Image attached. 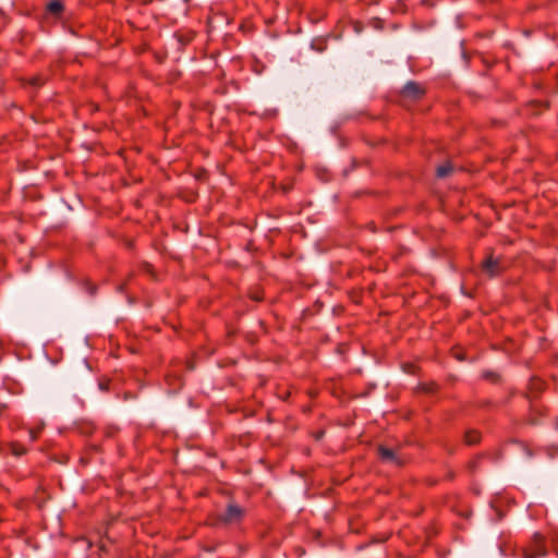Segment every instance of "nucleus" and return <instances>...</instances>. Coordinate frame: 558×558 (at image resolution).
Masks as SVG:
<instances>
[{
	"mask_svg": "<svg viewBox=\"0 0 558 558\" xmlns=\"http://www.w3.org/2000/svg\"><path fill=\"white\" fill-rule=\"evenodd\" d=\"M29 439L32 441H36L38 439V436L40 434V428H32L29 429Z\"/></svg>",
	"mask_w": 558,
	"mask_h": 558,
	"instance_id": "11",
	"label": "nucleus"
},
{
	"mask_svg": "<svg viewBox=\"0 0 558 558\" xmlns=\"http://www.w3.org/2000/svg\"><path fill=\"white\" fill-rule=\"evenodd\" d=\"M551 542H553L554 549L558 556V531L553 534Z\"/></svg>",
	"mask_w": 558,
	"mask_h": 558,
	"instance_id": "12",
	"label": "nucleus"
},
{
	"mask_svg": "<svg viewBox=\"0 0 558 558\" xmlns=\"http://www.w3.org/2000/svg\"><path fill=\"white\" fill-rule=\"evenodd\" d=\"M45 83V80L40 75H35L28 80V84L39 87L43 86Z\"/></svg>",
	"mask_w": 558,
	"mask_h": 558,
	"instance_id": "10",
	"label": "nucleus"
},
{
	"mask_svg": "<svg viewBox=\"0 0 558 558\" xmlns=\"http://www.w3.org/2000/svg\"><path fill=\"white\" fill-rule=\"evenodd\" d=\"M484 376H485L486 378H489L490 376L493 377V375H492V374H489V373H486Z\"/></svg>",
	"mask_w": 558,
	"mask_h": 558,
	"instance_id": "13",
	"label": "nucleus"
},
{
	"mask_svg": "<svg viewBox=\"0 0 558 558\" xmlns=\"http://www.w3.org/2000/svg\"><path fill=\"white\" fill-rule=\"evenodd\" d=\"M244 510L240 506L235 504H229L227 506L225 513L221 517V521L228 524L236 523L242 520Z\"/></svg>",
	"mask_w": 558,
	"mask_h": 558,
	"instance_id": "4",
	"label": "nucleus"
},
{
	"mask_svg": "<svg viewBox=\"0 0 558 558\" xmlns=\"http://www.w3.org/2000/svg\"><path fill=\"white\" fill-rule=\"evenodd\" d=\"M547 555L545 537L534 533L531 541L522 548L523 558H543Z\"/></svg>",
	"mask_w": 558,
	"mask_h": 558,
	"instance_id": "1",
	"label": "nucleus"
},
{
	"mask_svg": "<svg viewBox=\"0 0 558 558\" xmlns=\"http://www.w3.org/2000/svg\"><path fill=\"white\" fill-rule=\"evenodd\" d=\"M64 10V5L60 0H52L47 4V12L59 16Z\"/></svg>",
	"mask_w": 558,
	"mask_h": 558,
	"instance_id": "6",
	"label": "nucleus"
},
{
	"mask_svg": "<svg viewBox=\"0 0 558 558\" xmlns=\"http://www.w3.org/2000/svg\"><path fill=\"white\" fill-rule=\"evenodd\" d=\"M11 451L14 456L21 457L27 452V450L20 444L13 442L11 445Z\"/></svg>",
	"mask_w": 558,
	"mask_h": 558,
	"instance_id": "9",
	"label": "nucleus"
},
{
	"mask_svg": "<svg viewBox=\"0 0 558 558\" xmlns=\"http://www.w3.org/2000/svg\"><path fill=\"white\" fill-rule=\"evenodd\" d=\"M401 95L404 98L417 100L425 95V89L421 86V84L414 81H410L402 87Z\"/></svg>",
	"mask_w": 558,
	"mask_h": 558,
	"instance_id": "3",
	"label": "nucleus"
},
{
	"mask_svg": "<svg viewBox=\"0 0 558 558\" xmlns=\"http://www.w3.org/2000/svg\"><path fill=\"white\" fill-rule=\"evenodd\" d=\"M481 268L489 278L502 274L506 269L505 264L500 257H495L489 254L482 263Z\"/></svg>",
	"mask_w": 558,
	"mask_h": 558,
	"instance_id": "2",
	"label": "nucleus"
},
{
	"mask_svg": "<svg viewBox=\"0 0 558 558\" xmlns=\"http://www.w3.org/2000/svg\"><path fill=\"white\" fill-rule=\"evenodd\" d=\"M378 452H379V457L383 460L390 461V462L396 463V464H400V461L396 457V453H395V451L392 449L380 446L378 448Z\"/></svg>",
	"mask_w": 558,
	"mask_h": 558,
	"instance_id": "5",
	"label": "nucleus"
},
{
	"mask_svg": "<svg viewBox=\"0 0 558 558\" xmlns=\"http://www.w3.org/2000/svg\"><path fill=\"white\" fill-rule=\"evenodd\" d=\"M481 440V434L480 432L475 430V429H471V430H466L465 434H464V441L470 445V446H473V445H476L478 444Z\"/></svg>",
	"mask_w": 558,
	"mask_h": 558,
	"instance_id": "7",
	"label": "nucleus"
},
{
	"mask_svg": "<svg viewBox=\"0 0 558 558\" xmlns=\"http://www.w3.org/2000/svg\"><path fill=\"white\" fill-rule=\"evenodd\" d=\"M453 171V167L450 162H445L444 165H440L436 169V175L438 178H446L449 174H451Z\"/></svg>",
	"mask_w": 558,
	"mask_h": 558,
	"instance_id": "8",
	"label": "nucleus"
}]
</instances>
